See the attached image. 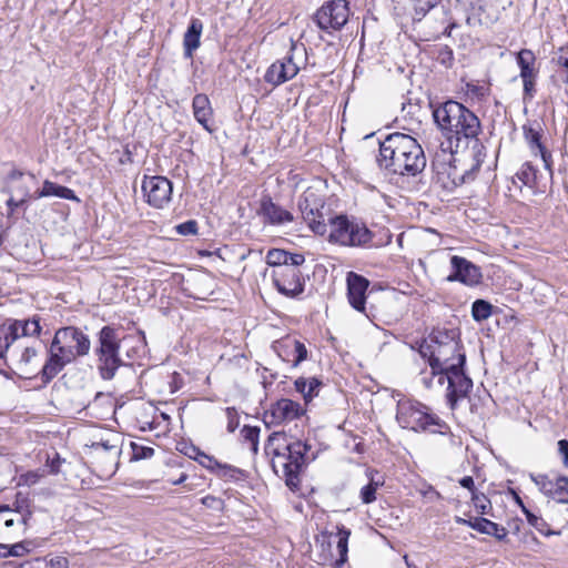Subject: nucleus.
Listing matches in <instances>:
<instances>
[{
  "mask_svg": "<svg viewBox=\"0 0 568 568\" xmlns=\"http://www.w3.org/2000/svg\"><path fill=\"white\" fill-rule=\"evenodd\" d=\"M37 349L24 341L14 343L7 355L6 363L20 377L28 378L37 369Z\"/></svg>",
  "mask_w": 568,
  "mask_h": 568,
  "instance_id": "11",
  "label": "nucleus"
},
{
  "mask_svg": "<svg viewBox=\"0 0 568 568\" xmlns=\"http://www.w3.org/2000/svg\"><path fill=\"white\" fill-rule=\"evenodd\" d=\"M493 305L485 300H476L471 305V315L476 322H483L491 315Z\"/></svg>",
  "mask_w": 568,
  "mask_h": 568,
  "instance_id": "33",
  "label": "nucleus"
},
{
  "mask_svg": "<svg viewBox=\"0 0 568 568\" xmlns=\"http://www.w3.org/2000/svg\"><path fill=\"white\" fill-rule=\"evenodd\" d=\"M300 210L302 212V216L311 230L318 234L325 235L328 231V221L323 214V212L317 206H312L308 203V200L300 202Z\"/></svg>",
  "mask_w": 568,
  "mask_h": 568,
  "instance_id": "19",
  "label": "nucleus"
},
{
  "mask_svg": "<svg viewBox=\"0 0 568 568\" xmlns=\"http://www.w3.org/2000/svg\"><path fill=\"white\" fill-rule=\"evenodd\" d=\"M458 483L463 488L467 489L471 494V497H486L485 493L478 489V486L475 484L471 476H464L458 480Z\"/></svg>",
  "mask_w": 568,
  "mask_h": 568,
  "instance_id": "42",
  "label": "nucleus"
},
{
  "mask_svg": "<svg viewBox=\"0 0 568 568\" xmlns=\"http://www.w3.org/2000/svg\"><path fill=\"white\" fill-rule=\"evenodd\" d=\"M348 16V2L346 0H333L317 10L315 21L322 30H339L347 22Z\"/></svg>",
  "mask_w": 568,
  "mask_h": 568,
  "instance_id": "12",
  "label": "nucleus"
},
{
  "mask_svg": "<svg viewBox=\"0 0 568 568\" xmlns=\"http://www.w3.org/2000/svg\"><path fill=\"white\" fill-rule=\"evenodd\" d=\"M273 282L277 291L287 297H296L304 292L305 282L301 272L295 267L274 270Z\"/></svg>",
  "mask_w": 568,
  "mask_h": 568,
  "instance_id": "14",
  "label": "nucleus"
},
{
  "mask_svg": "<svg viewBox=\"0 0 568 568\" xmlns=\"http://www.w3.org/2000/svg\"><path fill=\"white\" fill-rule=\"evenodd\" d=\"M214 474L223 479H239L243 475L239 468L222 463H219Z\"/></svg>",
  "mask_w": 568,
  "mask_h": 568,
  "instance_id": "40",
  "label": "nucleus"
},
{
  "mask_svg": "<svg viewBox=\"0 0 568 568\" xmlns=\"http://www.w3.org/2000/svg\"><path fill=\"white\" fill-rule=\"evenodd\" d=\"M258 213L263 216L265 222L273 225H282L293 221V215L275 204L270 196L262 199Z\"/></svg>",
  "mask_w": 568,
  "mask_h": 568,
  "instance_id": "20",
  "label": "nucleus"
},
{
  "mask_svg": "<svg viewBox=\"0 0 568 568\" xmlns=\"http://www.w3.org/2000/svg\"><path fill=\"white\" fill-rule=\"evenodd\" d=\"M91 342L87 334L74 326L59 328L49 347V358L42 366L40 374L44 384L51 382L65 365L77 357L89 354Z\"/></svg>",
  "mask_w": 568,
  "mask_h": 568,
  "instance_id": "3",
  "label": "nucleus"
},
{
  "mask_svg": "<svg viewBox=\"0 0 568 568\" xmlns=\"http://www.w3.org/2000/svg\"><path fill=\"white\" fill-rule=\"evenodd\" d=\"M535 60L536 58L531 50L523 49L517 53V63L520 68L521 79L536 78L534 69Z\"/></svg>",
  "mask_w": 568,
  "mask_h": 568,
  "instance_id": "28",
  "label": "nucleus"
},
{
  "mask_svg": "<svg viewBox=\"0 0 568 568\" xmlns=\"http://www.w3.org/2000/svg\"><path fill=\"white\" fill-rule=\"evenodd\" d=\"M283 437H284V435H283V434H281V433H273V434L270 436L268 440H270V442H273V440H276V439H280V438H283Z\"/></svg>",
  "mask_w": 568,
  "mask_h": 568,
  "instance_id": "61",
  "label": "nucleus"
},
{
  "mask_svg": "<svg viewBox=\"0 0 568 568\" xmlns=\"http://www.w3.org/2000/svg\"><path fill=\"white\" fill-rule=\"evenodd\" d=\"M525 139L530 148L534 155H540L544 166L551 173L552 156L551 153L541 143V135L539 131L532 128L524 126Z\"/></svg>",
  "mask_w": 568,
  "mask_h": 568,
  "instance_id": "21",
  "label": "nucleus"
},
{
  "mask_svg": "<svg viewBox=\"0 0 568 568\" xmlns=\"http://www.w3.org/2000/svg\"><path fill=\"white\" fill-rule=\"evenodd\" d=\"M293 507H294V509H295L296 511H300V513H302V511H303V506H302V504H301L300 501H298V503H295Z\"/></svg>",
  "mask_w": 568,
  "mask_h": 568,
  "instance_id": "64",
  "label": "nucleus"
},
{
  "mask_svg": "<svg viewBox=\"0 0 568 568\" xmlns=\"http://www.w3.org/2000/svg\"><path fill=\"white\" fill-rule=\"evenodd\" d=\"M349 536L351 530L345 526L339 525L337 526V532L335 535L329 531H323L320 536L316 537V542H321L322 547H324L325 545L327 547H331L332 538H337L336 549L339 557L334 561L333 568H342L347 561Z\"/></svg>",
  "mask_w": 568,
  "mask_h": 568,
  "instance_id": "18",
  "label": "nucleus"
},
{
  "mask_svg": "<svg viewBox=\"0 0 568 568\" xmlns=\"http://www.w3.org/2000/svg\"><path fill=\"white\" fill-rule=\"evenodd\" d=\"M29 552V549L23 542H17L13 545L0 544V558L22 557Z\"/></svg>",
  "mask_w": 568,
  "mask_h": 568,
  "instance_id": "36",
  "label": "nucleus"
},
{
  "mask_svg": "<svg viewBox=\"0 0 568 568\" xmlns=\"http://www.w3.org/2000/svg\"><path fill=\"white\" fill-rule=\"evenodd\" d=\"M438 59L443 64H450L454 59L453 51L447 45L440 48Z\"/></svg>",
  "mask_w": 568,
  "mask_h": 568,
  "instance_id": "51",
  "label": "nucleus"
},
{
  "mask_svg": "<svg viewBox=\"0 0 568 568\" xmlns=\"http://www.w3.org/2000/svg\"><path fill=\"white\" fill-rule=\"evenodd\" d=\"M433 116L437 125L445 131L446 138L458 143L478 141L481 124L478 116L457 101L449 100L437 106Z\"/></svg>",
  "mask_w": 568,
  "mask_h": 568,
  "instance_id": "4",
  "label": "nucleus"
},
{
  "mask_svg": "<svg viewBox=\"0 0 568 568\" xmlns=\"http://www.w3.org/2000/svg\"><path fill=\"white\" fill-rule=\"evenodd\" d=\"M48 196H58L61 199L79 202V197L71 189L45 180L43 182L42 189H38L33 192V199L38 200Z\"/></svg>",
  "mask_w": 568,
  "mask_h": 568,
  "instance_id": "26",
  "label": "nucleus"
},
{
  "mask_svg": "<svg viewBox=\"0 0 568 568\" xmlns=\"http://www.w3.org/2000/svg\"><path fill=\"white\" fill-rule=\"evenodd\" d=\"M294 385L295 389L303 395L305 403H308L318 395L320 388L322 387L323 384L316 377H298L295 381Z\"/></svg>",
  "mask_w": 568,
  "mask_h": 568,
  "instance_id": "27",
  "label": "nucleus"
},
{
  "mask_svg": "<svg viewBox=\"0 0 568 568\" xmlns=\"http://www.w3.org/2000/svg\"><path fill=\"white\" fill-rule=\"evenodd\" d=\"M40 316L33 315L28 320H11L8 322L9 327L13 331V336L18 341H22L26 336H37L41 332Z\"/></svg>",
  "mask_w": 568,
  "mask_h": 568,
  "instance_id": "23",
  "label": "nucleus"
},
{
  "mask_svg": "<svg viewBox=\"0 0 568 568\" xmlns=\"http://www.w3.org/2000/svg\"><path fill=\"white\" fill-rule=\"evenodd\" d=\"M481 517H474L471 515H468L467 526L471 527L473 529L477 530V523L480 520Z\"/></svg>",
  "mask_w": 568,
  "mask_h": 568,
  "instance_id": "59",
  "label": "nucleus"
},
{
  "mask_svg": "<svg viewBox=\"0 0 568 568\" xmlns=\"http://www.w3.org/2000/svg\"><path fill=\"white\" fill-rule=\"evenodd\" d=\"M183 453L189 456L190 458H193V459H197V457L200 456V454L202 453L200 450V448H197L196 446L194 445H189L185 447V449L183 450Z\"/></svg>",
  "mask_w": 568,
  "mask_h": 568,
  "instance_id": "57",
  "label": "nucleus"
},
{
  "mask_svg": "<svg viewBox=\"0 0 568 568\" xmlns=\"http://www.w3.org/2000/svg\"><path fill=\"white\" fill-rule=\"evenodd\" d=\"M92 448L98 458L102 457L104 454H109L112 463H114L120 454L119 447L116 445L109 444V442L94 443Z\"/></svg>",
  "mask_w": 568,
  "mask_h": 568,
  "instance_id": "35",
  "label": "nucleus"
},
{
  "mask_svg": "<svg viewBox=\"0 0 568 568\" xmlns=\"http://www.w3.org/2000/svg\"><path fill=\"white\" fill-rule=\"evenodd\" d=\"M14 343H17V339L9 324L0 325V358L7 359V355H9V351L12 349Z\"/></svg>",
  "mask_w": 568,
  "mask_h": 568,
  "instance_id": "31",
  "label": "nucleus"
},
{
  "mask_svg": "<svg viewBox=\"0 0 568 568\" xmlns=\"http://www.w3.org/2000/svg\"><path fill=\"white\" fill-rule=\"evenodd\" d=\"M13 524H14V519H12V518H6V519H4V526H6V527H8V528H9V527H12V526H13Z\"/></svg>",
  "mask_w": 568,
  "mask_h": 568,
  "instance_id": "63",
  "label": "nucleus"
},
{
  "mask_svg": "<svg viewBox=\"0 0 568 568\" xmlns=\"http://www.w3.org/2000/svg\"><path fill=\"white\" fill-rule=\"evenodd\" d=\"M476 525H477V531L480 534L493 536L498 541H504L507 539L508 531L501 525H498V524H496L489 519H486L484 517L480 518V520Z\"/></svg>",
  "mask_w": 568,
  "mask_h": 568,
  "instance_id": "29",
  "label": "nucleus"
},
{
  "mask_svg": "<svg viewBox=\"0 0 568 568\" xmlns=\"http://www.w3.org/2000/svg\"><path fill=\"white\" fill-rule=\"evenodd\" d=\"M516 504L520 505L526 514V517H527V520L528 523L534 526L536 529H538L539 531H541V526L545 525L544 520L539 517H537L536 515L531 514L530 511H528L524 505H523V499H514Z\"/></svg>",
  "mask_w": 568,
  "mask_h": 568,
  "instance_id": "45",
  "label": "nucleus"
},
{
  "mask_svg": "<svg viewBox=\"0 0 568 568\" xmlns=\"http://www.w3.org/2000/svg\"><path fill=\"white\" fill-rule=\"evenodd\" d=\"M347 297L353 308L358 312H365L366 291L369 281L355 272H348L346 276Z\"/></svg>",
  "mask_w": 568,
  "mask_h": 568,
  "instance_id": "17",
  "label": "nucleus"
},
{
  "mask_svg": "<svg viewBox=\"0 0 568 568\" xmlns=\"http://www.w3.org/2000/svg\"><path fill=\"white\" fill-rule=\"evenodd\" d=\"M245 438L255 443L258 437L260 429L257 427H245Z\"/></svg>",
  "mask_w": 568,
  "mask_h": 568,
  "instance_id": "56",
  "label": "nucleus"
},
{
  "mask_svg": "<svg viewBox=\"0 0 568 568\" xmlns=\"http://www.w3.org/2000/svg\"><path fill=\"white\" fill-rule=\"evenodd\" d=\"M0 513H16L20 516L18 521L23 525H28L29 519L31 518L32 511L30 509V499H14V508L11 509L7 505L0 506Z\"/></svg>",
  "mask_w": 568,
  "mask_h": 568,
  "instance_id": "30",
  "label": "nucleus"
},
{
  "mask_svg": "<svg viewBox=\"0 0 568 568\" xmlns=\"http://www.w3.org/2000/svg\"><path fill=\"white\" fill-rule=\"evenodd\" d=\"M49 568H69V560L63 556L53 557L49 561Z\"/></svg>",
  "mask_w": 568,
  "mask_h": 568,
  "instance_id": "52",
  "label": "nucleus"
},
{
  "mask_svg": "<svg viewBox=\"0 0 568 568\" xmlns=\"http://www.w3.org/2000/svg\"><path fill=\"white\" fill-rule=\"evenodd\" d=\"M450 264L453 272L447 276L448 282H460L467 286H476L481 282L480 268L465 257L454 255Z\"/></svg>",
  "mask_w": 568,
  "mask_h": 568,
  "instance_id": "16",
  "label": "nucleus"
},
{
  "mask_svg": "<svg viewBox=\"0 0 568 568\" xmlns=\"http://www.w3.org/2000/svg\"><path fill=\"white\" fill-rule=\"evenodd\" d=\"M180 235H194L197 233V223L194 220L186 221L175 226Z\"/></svg>",
  "mask_w": 568,
  "mask_h": 568,
  "instance_id": "43",
  "label": "nucleus"
},
{
  "mask_svg": "<svg viewBox=\"0 0 568 568\" xmlns=\"http://www.w3.org/2000/svg\"><path fill=\"white\" fill-rule=\"evenodd\" d=\"M98 347L95 348L97 363L100 376L110 381L115 376L116 371L124 365L120 357L119 332L110 326H104L98 335Z\"/></svg>",
  "mask_w": 568,
  "mask_h": 568,
  "instance_id": "6",
  "label": "nucleus"
},
{
  "mask_svg": "<svg viewBox=\"0 0 568 568\" xmlns=\"http://www.w3.org/2000/svg\"><path fill=\"white\" fill-rule=\"evenodd\" d=\"M45 476V470H30L19 476L17 479V486H28L31 487L38 484Z\"/></svg>",
  "mask_w": 568,
  "mask_h": 568,
  "instance_id": "37",
  "label": "nucleus"
},
{
  "mask_svg": "<svg viewBox=\"0 0 568 568\" xmlns=\"http://www.w3.org/2000/svg\"><path fill=\"white\" fill-rule=\"evenodd\" d=\"M8 200L6 202L8 207V216H11L14 211L21 206H23L28 201H22L21 197H17L13 195H8Z\"/></svg>",
  "mask_w": 568,
  "mask_h": 568,
  "instance_id": "48",
  "label": "nucleus"
},
{
  "mask_svg": "<svg viewBox=\"0 0 568 568\" xmlns=\"http://www.w3.org/2000/svg\"><path fill=\"white\" fill-rule=\"evenodd\" d=\"M196 462H199L200 465H202L203 467H205L206 469H209V470H211L213 473L215 471V468H216V466L220 463L213 456H209V455H206L203 452L200 454V456L197 457Z\"/></svg>",
  "mask_w": 568,
  "mask_h": 568,
  "instance_id": "46",
  "label": "nucleus"
},
{
  "mask_svg": "<svg viewBox=\"0 0 568 568\" xmlns=\"http://www.w3.org/2000/svg\"><path fill=\"white\" fill-rule=\"evenodd\" d=\"M305 413L304 408L290 398H281L264 414L266 426L292 422Z\"/></svg>",
  "mask_w": 568,
  "mask_h": 568,
  "instance_id": "15",
  "label": "nucleus"
},
{
  "mask_svg": "<svg viewBox=\"0 0 568 568\" xmlns=\"http://www.w3.org/2000/svg\"><path fill=\"white\" fill-rule=\"evenodd\" d=\"M467 520H468V517L464 518L460 516H455V523H457V524L467 525Z\"/></svg>",
  "mask_w": 568,
  "mask_h": 568,
  "instance_id": "62",
  "label": "nucleus"
},
{
  "mask_svg": "<svg viewBox=\"0 0 568 568\" xmlns=\"http://www.w3.org/2000/svg\"><path fill=\"white\" fill-rule=\"evenodd\" d=\"M438 3L439 0H414V18L422 20Z\"/></svg>",
  "mask_w": 568,
  "mask_h": 568,
  "instance_id": "39",
  "label": "nucleus"
},
{
  "mask_svg": "<svg viewBox=\"0 0 568 568\" xmlns=\"http://www.w3.org/2000/svg\"><path fill=\"white\" fill-rule=\"evenodd\" d=\"M193 115L195 120L207 131L212 132L213 129L210 126V120L213 116V109L211 102L205 94H196L192 101Z\"/></svg>",
  "mask_w": 568,
  "mask_h": 568,
  "instance_id": "22",
  "label": "nucleus"
},
{
  "mask_svg": "<svg viewBox=\"0 0 568 568\" xmlns=\"http://www.w3.org/2000/svg\"><path fill=\"white\" fill-rule=\"evenodd\" d=\"M306 60V49L303 45L292 44L290 52L282 60L272 63L264 75V80L277 87L293 79L301 70V63Z\"/></svg>",
  "mask_w": 568,
  "mask_h": 568,
  "instance_id": "8",
  "label": "nucleus"
},
{
  "mask_svg": "<svg viewBox=\"0 0 568 568\" xmlns=\"http://www.w3.org/2000/svg\"><path fill=\"white\" fill-rule=\"evenodd\" d=\"M141 190L145 202L150 206L162 210L172 200L173 184L168 178L162 175H144Z\"/></svg>",
  "mask_w": 568,
  "mask_h": 568,
  "instance_id": "10",
  "label": "nucleus"
},
{
  "mask_svg": "<svg viewBox=\"0 0 568 568\" xmlns=\"http://www.w3.org/2000/svg\"><path fill=\"white\" fill-rule=\"evenodd\" d=\"M381 169L389 173L417 176L426 168L423 148L413 136L395 132L379 142V154L376 159Z\"/></svg>",
  "mask_w": 568,
  "mask_h": 568,
  "instance_id": "2",
  "label": "nucleus"
},
{
  "mask_svg": "<svg viewBox=\"0 0 568 568\" xmlns=\"http://www.w3.org/2000/svg\"><path fill=\"white\" fill-rule=\"evenodd\" d=\"M418 351L422 357L428 359L432 374L439 375V386L447 381L446 398L454 409L473 388V381L464 372L466 355L457 334L455 331H434Z\"/></svg>",
  "mask_w": 568,
  "mask_h": 568,
  "instance_id": "1",
  "label": "nucleus"
},
{
  "mask_svg": "<svg viewBox=\"0 0 568 568\" xmlns=\"http://www.w3.org/2000/svg\"><path fill=\"white\" fill-rule=\"evenodd\" d=\"M369 481L361 489V497H374L376 494L377 487L383 485V481L381 480V477L375 478L372 473L366 474Z\"/></svg>",
  "mask_w": 568,
  "mask_h": 568,
  "instance_id": "41",
  "label": "nucleus"
},
{
  "mask_svg": "<svg viewBox=\"0 0 568 568\" xmlns=\"http://www.w3.org/2000/svg\"><path fill=\"white\" fill-rule=\"evenodd\" d=\"M485 500L487 501V504H480V505H478L477 503L475 504L476 508L479 509V513L481 515L487 514L488 513L487 509L491 507L490 499H485Z\"/></svg>",
  "mask_w": 568,
  "mask_h": 568,
  "instance_id": "58",
  "label": "nucleus"
},
{
  "mask_svg": "<svg viewBox=\"0 0 568 568\" xmlns=\"http://www.w3.org/2000/svg\"><path fill=\"white\" fill-rule=\"evenodd\" d=\"M305 262V256L301 253L287 252V263L283 267H295L297 268Z\"/></svg>",
  "mask_w": 568,
  "mask_h": 568,
  "instance_id": "47",
  "label": "nucleus"
},
{
  "mask_svg": "<svg viewBox=\"0 0 568 568\" xmlns=\"http://www.w3.org/2000/svg\"><path fill=\"white\" fill-rule=\"evenodd\" d=\"M34 184H37V178L33 173L13 169L3 176L1 191L8 195L21 197L22 201H28L33 199L31 187Z\"/></svg>",
  "mask_w": 568,
  "mask_h": 568,
  "instance_id": "13",
  "label": "nucleus"
},
{
  "mask_svg": "<svg viewBox=\"0 0 568 568\" xmlns=\"http://www.w3.org/2000/svg\"><path fill=\"white\" fill-rule=\"evenodd\" d=\"M265 258L270 266L282 268V266L287 263V251L281 248H272L267 252Z\"/></svg>",
  "mask_w": 568,
  "mask_h": 568,
  "instance_id": "38",
  "label": "nucleus"
},
{
  "mask_svg": "<svg viewBox=\"0 0 568 568\" xmlns=\"http://www.w3.org/2000/svg\"><path fill=\"white\" fill-rule=\"evenodd\" d=\"M202 30V21L199 19H192L183 37V49L185 58L191 59L194 51L200 47Z\"/></svg>",
  "mask_w": 568,
  "mask_h": 568,
  "instance_id": "25",
  "label": "nucleus"
},
{
  "mask_svg": "<svg viewBox=\"0 0 568 568\" xmlns=\"http://www.w3.org/2000/svg\"><path fill=\"white\" fill-rule=\"evenodd\" d=\"M396 420L400 427L414 432L439 426L438 417L429 414L428 408L419 402L410 399H400L397 403Z\"/></svg>",
  "mask_w": 568,
  "mask_h": 568,
  "instance_id": "7",
  "label": "nucleus"
},
{
  "mask_svg": "<svg viewBox=\"0 0 568 568\" xmlns=\"http://www.w3.org/2000/svg\"><path fill=\"white\" fill-rule=\"evenodd\" d=\"M558 452L562 457V463L566 467H568V440L560 439L558 442Z\"/></svg>",
  "mask_w": 568,
  "mask_h": 568,
  "instance_id": "54",
  "label": "nucleus"
},
{
  "mask_svg": "<svg viewBox=\"0 0 568 568\" xmlns=\"http://www.w3.org/2000/svg\"><path fill=\"white\" fill-rule=\"evenodd\" d=\"M422 374H423V376H422L420 381L426 388H433V387H435L436 384L439 385L438 384L439 375H433L432 371L428 374L425 372H423Z\"/></svg>",
  "mask_w": 568,
  "mask_h": 568,
  "instance_id": "50",
  "label": "nucleus"
},
{
  "mask_svg": "<svg viewBox=\"0 0 568 568\" xmlns=\"http://www.w3.org/2000/svg\"><path fill=\"white\" fill-rule=\"evenodd\" d=\"M516 178L527 186H532L536 183L537 170L529 163L526 162L516 173Z\"/></svg>",
  "mask_w": 568,
  "mask_h": 568,
  "instance_id": "34",
  "label": "nucleus"
},
{
  "mask_svg": "<svg viewBox=\"0 0 568 568\" xmlns=\"http://www.w3.org/2000/svg\"><path fill=\"white\" fill-rule=\"evenodd\" d=\"M326 234L329 243L345 247H371L374 239L364 222L343 214L328 217Z\"/></svg>",
  "mask_w": 568,
  "mask_h": 568,
  "instance_id": "5",
  "label": "nucleus"
},
{
  "mask_svg": "<svg viewBox=\"0 0 568 568\" xmlns=\"http://www.w3.org/2000/svg\"><path fill=\"white\" fill-rule=\"evenodd\" d=\"M284 345L291 349V354L293 356V366H297L300 363L307 358V349L302 342L295 338H286L284 341Z\"/></svg>",
  "mask_w": 568,
  "mask_h": 568,
  "instance_id": "32",
  "label": "nucleus"
},
{
  "mask_svg": "<svg viewBox=\"0 0 568 568\" xmlns=\"http://www.w3.org/2000/svg\"><path fill=\"white\" fill-rule=\"evenodd\" d=\"M535 79L536 78L521 79L523 80V84H524V95H525V98H529V99L532 98L534 92H535Z\"/></svg>",
  "mask_w": 568,
  "mask_h": 568,
  "instance_id": "53",
  "label": "nucleus"
},
{
  "mask_svg": "<svg viewBox=\"0 0 568 568\" xmlns=\"http://www.w3.org/2000/svg\"><path fill=\"white\" fill-rule=\"evenodd\" d=\"M225 416L227 419V430L230 433L235 432V429L239 427V414L234 407H227L225 409Z\"/></svg>",
  "mask_w": 568,
  "mask_h": 568,
  "instance_id": "44",
  "label": "nucleus"
},
{
  "mask_svg": "<svg viewBox=\"0 0 568 568\" xmlns=\"http://www.w3.org/2000/svg\"><path fill=\"white\" fill-rule=\"evenodd\" d=\"M558 63H559V65L566 68L567 72H568V58L560 57L558 59Z\"/></svg>",
  "mask_w": 568,
  "mask_h": 568,
  "instance_id": "60",
  "label": "nucleus"
},
{
  "mask_svg": "<svg viewBox=\"0 0 568 568\" xmlns=\"http://www.w3.org/2000/svg\"><path fill=\"white\" fill-rule=\"evenodd\" d=\"M64 460L59 457L57 454L54 458H52L48 466L50 467V473L58 474L60 471V466Z\"/></svg>",
  "mask_w": 568,
  "mask_h": 568,
  "instance_id": "55",
  "label": "nucleus"
},
{
  "mask_svg": "<svg viewBox=\"0 0 568 568\" xmlns=\"http://www.w3.org/2000/svg\"><path fill=\"white\" fill-rule=\"evenodd\" d=\"M133 455L135 458H149L154 454V449L151 447H142L135 444H132Z\"/></svg>",
  "mask_w": 568,
  "mask_h": 568,
  "instance_id": "49",
  "label": "nucleus"
},
{
  "mask_svg": "<svg viewBox=\"0 0 568 568\" xmlns=\"http://www.w3.org/2000/svg\"><path fill=\"white\" fill-rule=\"evenodd\" d=\"M536 483L540 486V491L545 495H561L566 493L568 488V478L554 473L539 476Z\"/></svg>",
  "mask_w": 568,
  "mask_h": 568,
  "instance_id": "24",
  "label": "nucleus"
},
{
  "mask_svg": "<svg viewBox=\"0 0 568 568\" xmlns=\"http://www.w3.org/2000/svg\"><path fill=\"white\" fill-rule=\"evenodd\" d=\"M310 448L311 447L306 443L294 440L284 446L287 455H285V453L281 454L278 448L275 449L277 458L283 459V462H278L283 468V474L288 487L294 488L297 486V475L302 466L306 463V453Z\"/></svg>",
  "mask_w": 568,
  "mask_h": 568,
  "instance_id": "9",
  "label": "nucleus"
}]
</instances>
